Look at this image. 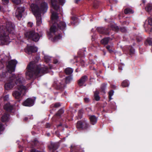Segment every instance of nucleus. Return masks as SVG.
I'll list each match as a JSON object with an SVG mask.
<instances>
[{
	"label": "nucleus",
	"mask_w": 152,
	"mask_h": 152,
	"mask_svg": "<svg viewBox=\"0 0 152 152\" xmlns=\"http://www.w3.org/2000/svg\"><path fill=\"white\" fill-rule=\"evenodd\" d=\"M25 82L24 78L21 76H18L15 81V83L13 85L12 80H10V89L15 87L19 91H15L12 93L13 96L18 101H20L23 96L25 95L26 90V87L23 86Z\"/></svg>",
	"instance_id": "obj_1"
},
{
	"label": "nucleus",
	"mask_w": 152,
	"mask_h": 152,
	"mask_svg": "<svg viewBox=\"0 0 152 152\" xmlns=\"http://www.w3.org/2000/svg\"><path fill=\"white\" fill-rule=\"evenodd\" d=\"M27 69V70L26 74L27 79L28 80L32 78L34 76H40L48 72V67H41L33 61L29 63Z\"/></svg>",
	"instance_id": "obj_2"
},
{
	"label": "nucleus",
	"mask_w": 152,
	"mask_h": 152,
	"mask_svg": "<svg viewBox=\"0 0 152 152\" xmlns=\"http://www.w3.org/2000/svg\"><path fill=\"white\" fill-rule=\"evenodd\" d=\"M66 29V25L64 22L57 20L56 22L53 23L51 26L49 31L48 32V35L50 37H51L53 35L55 34L56 31H60L61 33H58V35L55 36L51 39L53 42H55L61 38V35L63 33L65 34V31Z\"/></svg>",
	"instance_id": "obj_3"
},
{
	"label": "nucleus",
	"mask_w": 152,
	"mask_h": 152,
	"mask_svg": "<svg viewBox=\"0 0 152 152\" xmlns=\"http://www.w3.org/2000/svg\"><path fill=\"white\" fill-rule=\"evenodd\" d=\"M30 8L34 15L36 17L37 25L40 26L42 22L41 12L44 13L46 12L48 8L47 4L45 2L42 3L40 8H39L37 5L32 4L30 6Z\"/></svg>",
	"instance_id": "obj_4"
},
{
	"label": "nucleus",
	"mask_w": 152,
	"mask_h": 152,
	"mask_svg": "<svg viewBox=\"0 0 152 152\" xmlns=\"http://www.w3.org/2000/svg\"><path fill=\"white\" fill-rule=\"evenodd\" d=\"M3 60L4 59H2L1 61H0V69L3 68L4 66V62L3 61ZM5 61H7L6 63L7 71L5 72H3L2 75L3 77L5 78L4 82L5 83L4 85V88L6 91H9L10 90V81L9 74H10V61L9 60V57L6 56L5 58Z\"/></svg>",
	"instance_id": "obj_5"
},
{
	"label": "nucleus",
	"mask_w": 152,
	"mask_h": 152,
	"mask_svg": "<svg viewBox=\"0 0 152 152\" xmlns=\"http://www.w3.org/2000/svg\"><path fill=\"white\" fill-rule=\"evenodd\" d=\"M0 27V45H8L9 43L10 25L8 23L6 26Z\"/></svg>",
	"instance_id": "obj_6"
},
{
	"label": "nucleus",
	"mask_w": 152,
	"mask_h": 152,
	"mask_svg": "<svg viewBox=\"0 0 152 152\" xmlns=\"http://www.w3.org/2000/svg\"><path fill=\"white\" fill-rule=\"evenodd\" d=\"M25 37L35 42H38L40 38L39 34L34 30H29L24 34Z\"/></svg>",
	"instance_id": "obj_7"
},
{
	"label": "nucleus",
	"mask_w": 152,
	"mask_h": 152,
	"mask_svg": "<svg viewBox=\"0 0 152 152\" xmlns=\"http://www.w3.org/2000/svg\"><path fill=\"white\" fill-rule=\"evenodd\" d=\"M17 63L18 61L15 59L10 60V80H13L16 77L15 75L12 73L15 71Z\"/></svg>",
	"instance_id": "obj_8"
},
{
	"label": "nucleus",
	"mask_w": 152,
	"mask_h": 152,
	"mask_svg": "<svg viewBox=\"0 0 152 152\" xmlns=\"http://www.w3.org/2000/svg\"><path fill=\"white\" fill-rule=\"evenodd\" d=\"M90 126L89 124L86 121L83 120L78 121L76 126L77 128L79 130L87 129Z\"/></svg>",
	"instance_id": "obj_9"
},
{
	"label": "nucleus",
	"mask_w": 152,
	"mask_h": 152,
	"mask_svg": "<svg viewBox=\"0 0 152 152\" xmlns=\"http://www.w3.org/2000/svg\"><path fill=\"white\" fill-rule=\"evenodd\" d=\"M64 3V0H51V5L52 7L56 11L59 9V4L63 5Z\"/></svg>",
	"instance_id": "obj_10"
},
{
	"label": "nucleus",
	"mask_w": 152,
	"mask_h": 152,
	"mask_svg": "<svg viewBox=\"0 0 152 152\" xmlns=\"http://www.w3.org/2000/svg\"><path fill=\"white\" fill-rule=\"evenodd\" d=\"M96 30L100 34L106 35H109L110 31V28L109 27H97L96 28Z\"/></svg>",
	"instance_id": "obj_11"
},
{
	"label": "nucleus",
	"mask_w": 152,
	"mask_h": 152,
	"mask_svg": "<svg viewBox=\"0 0 152 152\" xmlns=\"http://www.w3.org/2000/svg\"><path fill=\"white\" fill-rule=\"evenodd\" d=\"M25 52L29 54L32 53H35L37 51V49L33 46H27L25 49Z\"/></svg>",
	"instance_id": "obj_12"
},
{
	"label": "nucleus",
	"mask_w": 152,
	"mask_h": 152,
	"mask_svg": "<svg viewBox=\"0 0 152 152\" xmlns=\"http://www.w3.org/2000/svg\"><path fill=\"white\" fill-rule=\"evenodd\" d=\"M23 7H18L16 10L15 14L16 17L18 18V20H20L22 17V13L24 11Z\"/></svg>",
	"instance_id": "obj_13"
},
{
	"label": "nucleus",
	"mask_w": 152,
	"mask_h": 152,
	"mask_svg": "<svg viewBox=\"0 0 152 152\" xmlns=\"http://www.w3.org/2000/svg\"><path fill=\"white\" fill-rule=\"evenodd\" d=\"M88 77L86 75L82 76L80 78L77 80L78 85L80 87L83 86L84 84L88 80Z\"/></svg>",
	"instance_id": "obj_14"
},
{
	"label": "nucleus",
	"mask_w": 152,
	"mask_h": 152,
	"mask_svg": "<svg viewBox=\"0 0 152 152\" xmlns=\"http://www.w3.org/2000/svg\"><path fill=\"white\" fill-rule=\"evenodd\" d=\"M34 101L31 98H28L23 103V105L25 106L31 107L34 105Z\"/></svg>",
	"instance_id": "obj_15"
},
{
	"label": "nucleus",
	"mask_w": 152,
	"mask_h": 152,
	"mask_svg": "<svg viewBox=\"0 0 152 152\" xmlns=\"http://www.w3.org/2000/svg\"><path fill=\"white\" fill-rule=\"evenodd\" d=\"M51 12L52 13L51 16V19L53 20V23L56 22L57 20H58V14L56 12H55L53 11V10H51Z\"/></svg>",
	"instance_id": "obj_16"
},
{
	"label": "nucleus",
	"mask_w": 152,
	"mask_h": 152,
	"mask_svg": "<svg viewBox=\"0 0 152 152\" xmlns=\"http://www.w3.org/2000/svg\"><path fill=\"white\" fill-rule=\"evenodd\" d=\"M55 88L57 90L63 91L66 87V85L63 82H59L56 84Z\"/></svg>",
	"instance_id": "obj_17"
},
{
	"label": "nucleus",
	"mask_w": 152,
	"mask_h": 152,
	"mask_svg": "<svg viewBox=\"0 0 152 152\" xmlns=\"http://www.w3.org/2000/svg\"><path fill=\"white\" fill-rule=\"evenodd\" d=\"M90 124L92 125L95 124L97 122V119L94 115H91L89 117Z\"/></svg>",
	"instance_id": "obj_18"
},
{
	"label": "nucleus",
	"mask_w": 152,
	"mask_h": 152,
	"mask_svg": "<svg viewBox=\"0 0 152 152\" xmlns=\"http://www.w3.org/2000/svg\"><path fill=\"white\" fill-rule=\"evenodd\" d=\"M73 79V75H68L64 78L65 83L66 84L70 83Z\"/></svg>",
	"instance_id": "obj_19"
},
{
	"label": "nucleus",
	"mask_w": 152,
	"mask_h": 152,
	"mask_svg": "<svg viewBox=\"0 0 152 152\" xmlns=\"http://www.w3.org/2000/svg\"><path fill=\"white\" fill-rule=\"evenodd\" d=\"M73 71V69L70 67H67L64 70V72L66 75H72V73Z\"/></svg>",
	"instance_id": "obj_20"
},
{
	"label": "nucleus",
	"mask_w": 152,
	"mask_h": 152,
	"mask_svg": "<svg viewBox=\"0 0 152 152\" xmlns=\"http://www.w3.org/2000/svg\"><path fill=\"white\" fill-rule=\"evenodd\" d=\"M15 26L14 24L10 22V34H14L15 33Z\"/></svg>",
	"instance_id": "obj_21"
},
{
	"label": "nucleus",
	"mask_w": 152,
	"mask_h": 152,
	"mask_svg": "<svg viewBox=\"0 0 152 152\" xmlns=\"http://www.w3.org/2000/svg\"><path fill=\"white\" fill-rule=\"evenodd\" d=\"M48 148L50 150L53 151L57 149V145L55 143H51L50 145L49 146Z\"/></svg>",
	"instance_id": "obj_22"
},
{
	"label": "nucleus",
	"mask_w": 152,
	"mask_h": 152,
	"mask_svg": "<svg viewBox=\"0 0 152 152\" xmlns=\"http://www.w3.org/2000/svg\"><path fill=\"white\" fill-rule=\"evenodd\" d=\"M111 39L110 37H105L101 40V42L103 44L107 45L110 40Z\"/></svg>",
	"instance_id": "obj_23"
},
{
	"label": "nucleus",
	"mask_w": 152,
	"mask_h": 152,
	"mask_svg": "<svg viewBox=\"0 0 152 152\" xmlns=\"http://www.w3.org/2000/svg\"><path fill=\"white\" fill-rule=\"evenodd\" d=\"M124 13L125 14H133L134 11L131 8L128 7L124 10Z\"/></svg>",
	"instance_id": "obj_24"
},
{
	"label": "nucleus",
	"mask_w": 152,
	"mask_h": 152,
	"mask_svg": "<svg viewBox=\"0 0 152 152\" xmlns=\"http://www.w3.org/2000/svg\"><path fill=\"white\" fill-rule=\"evenodd\" d=\"M107 84L105 83H102L100 86V92L104 93H105V89L107 87Z\"/></svg>",
	"instance_id": "obj_25"
},
{
	"label": "nucleus",
	"mask_w": 152,
	"mask_h": 152,
	"mask_svg": "<svg viewBox=\"0 0 152 152\" xmlns=\"http://www.w3.org/2000/svg\"><path fill=\"white\" fill-rule=\"evenodd\" d=\"M99 91L96 90L94 92V97L95 100L96 101H99L100 100V97L99 95Z\"/></svg>",
	"instance_id": "obj_26"
},
{
	"label": "nucleus",
	"mask_w": 152,
	"mask_h": 152,
	"mask_svg": "<svg viewBox=\"0 0 152 152\" xmlns=\"http://www.w3.org/2000/svg\"><path fill=\"white\" fill-rule=\"evenodd\" d=\"M64 112V110L63 108L60 109L56 113L55 116L57 117H61V115Z\"/></svg>",
	"instance_id": "obj_27"
},
{
	"label": "nucleus",
	"mask_w": 152,
	"mask_h": 152,
	"mask_svg": "<svg viewBox=\"0 0 152 152\" xmlns=\"http://www.w3.org/2000/svg\"><path fill=\"white\" fill-rule=\"evenodd\" d=\"M9 115V114H5L1 117V120L2 122H6L8 120Z\"/></svg>",
	"instance_id": "obj_28"
},
{
	"label": "nucleus",
	"mask_w": 152,
	"mask_h": 152,
	"mask_svg": "<svg viewBox=\"0 0 152 152\" xmlns=\"http://www.w3.org/2000/svg\"><path fill=\"white\" fill-rule=\"evenodd\" d=\"M61 105V103L60 102H56L54 104H52L50 105L51 107L53 108H58L60 107Z\"/></svg>",
	"instance_id": "obj_29"
},
{
	"label": "nucleus",
	"mask_w": 152,
	"mask_h": 152,
	"mask_svg": "<svg viewBox=\"0 0 152 152\" xmlns=\"http://www.w3.org/2000/svg\"><path fill=\"white\" fill-rule=\"evenodd\" d=\"M145 44L146 45H151L152 46V39L148 38L147 39L145 42Z\"/></svg>",
	"instance_id": "obj_30"
},
{
	"label": "nucleus",
	"mask_w": 152,
	"mask_h": 152,
	"mask_svg": "<svg viewBox=\"0 0 152 152\" xmlns=\"http://www.w3.org/2000/svg\"><path fill=\"white\" fill-rule=\"evenodd\" d=\"M129 85V81L127 80H125L123 81L121 83V86L123 87H127Z\"/></svg>",
	"instance_id": "obj_31"
},
{
	"label": "nucleus",
	"mask_w": 152,
	"mask_h": 152,
	"mask_svg": "<svg viewBox=\"0 0 152 152\" xmlns=\"http://www.w3.org/2000/svg\"><path fill=\"white\" fill-rule=\"evenodd\" d=\"M129 51V54L130 55H133L134 54V49L131 46H129L128 47Z\"/></svg>",
	"instance_id": "obj_32"
},
{
	"label": "nucleus",
	"mask_w": 152,
	"mask_h": 152,
	"mask_svg": "<svg viewBox=\"0 0 152 152\" xmlns=\"http://www.w3.org/2000/svg\"><path fill=\"white\" fill-rule=\"evenodd\" d=\"M99 4V2L98 1L96 0H95L94 2L93 7L94 8H97L98 7Z\"/></svg>",
	"instance_id": "obj_33"
},
{
	"label": "nucleus",
	"mask_w": 152,
	"mask_h": 152,
	"mask_svg": "<svg viewBox=\"0 0 152 152\" xmlns=\"http://www.w3.org/2000/svg\"><path fill=\"white\" fill-rule=\"evenodd\" d=\"M106 48L110 53H112L114 52L112 46L107 45L106 46Z\"/></svg>",
	"instance_id": "obj_34"
},
{
	"label": "nucleus",
	"mask_w": 152,
	"mask_h": 152,
	"mask_svg": "<svg viewBox=\"0 0 152 152\" xmlns=\"http://www.w3.org/2000/svg\"><path fill=\"white\" fill-rule=\"evenodd\" d=\"M114 93V91L113 90H111L108 93L109 94V101H110L112 99V97H111L113 96V94Z\"/></svg>",
	"instance_id": "obj_35"
},
{
	"label": "nucleus",
	"mask_w": 152,
	"mask_h": 152,
	"mask_svg": "<svg viewBox=\"0 0 152 152\" xmlns=\"http://www.w3.org/2000/svg\"><path fill=\"white\" fill-rule=\"evenodd\" d=\"M4 109L6 111L9 112L10 110V103L8 102L6 104L4 107Z\"/></svg>",
	"instance_id": "obj_36"
},
{
	"label": "nucleus",
	"mask_w": 152,
	"mask_h": 152,
	"mask_svg": "<svg viewBox=\"0 0 152 152\" xmlns=\"http://www.w3.org/2000/svg\"><path fill=\"white\" fill-rule=\"evenodd\" d=\"M145 9L147 12H149L152 10V6L150 4H148Z\"/></svg>",
	"instance_id": "obj_37"
},
{
	"label": "nucleus",
	"mask_w": 152,
	"mask_h": 152,
	"mask_svg": "<svg viewBox=\"0 0 152 152\" xmlns=\"http://www.w3.org/2000/svg\"><path fill=\"white\" fill-rule=\"evenodd\" d=\"M109 27L110 28V30L112 29L113 30L116 31H118L119 29V28L117 26H112L111 27Z\"/></svg>",
	"instance_id": "obj_38"
},
{
	"label": "nucleus",
	"mask_w": 152,
	"mask_h": 152,
	"mask_svg": "<svg viewBox=\"0 0 152 152\" xmlns=\"http://www.w3.org/2000/svg\"><path fill=\"white\" fill-rule=\"evenodd\" d=\"M15 106L13 105L10 104V115L11 113H14L15 112Z\"/></svg>",
	"instance_id": "obj_39"
},
{
	"label": "nucleus",
	"mask_w": 152,
	"mask_h": 152,
	"mask_svg": "<svg viewBox=\"0 0 152 152\" xmlns=\"http://www.w3.org/2000/svg\"><path fill=\"white\" fill-rule=\"evenodd\" d=\"M1 1L2 4L6 6L8 5L9 2V0H1Z\"/></svg>",
	"instance_id": "obj_40"
},
{
	"label": "nucleus",
	"mask_w": 152,
	"mask_h": 152,
	"mask_svg": "<svg viewBox=\"0 0 152 152\" xmlns=\"http://www.w3.org/2000/svg\"><path fill=\"white\" fill-rule=\"evenodd\" d=\"M82 110H79L78 113V115L79 119H81L82 117Z\"/></svg>",
	"instance_id": "obj_41"
},
{
	"label": "nucleus",
	"mask_w": 152,
	"mask_h": 152,
	"mask_svg": "<svg viewBox=\"0 0 152 152\" xmlns=\"http://www.w3.org/2000/svg\"><path fill=\"white\" fill-rule=\"evenodd\" d=\"M12 1L14 3L16 4H20L21 2V0H12Z\"/></svg>",
	"instance_id": "obj_42"
},
{
	"label": "nucleus",
	"mask_w": 152,
	"mask_h": 152,
	"mask_svg": "<svg viewBox=\"0 0 152 152\" xmlns=\"http://www.w3.org/2000/svg\"><path fill=\"white\" fill-rule=\"evenodd\" d=\"M44 58L45 61L47 63L49 62L50 60V58L47 56H45Z\"/></svg>",
	"instance_id": "obj_43"
},
{
	"label": "nucleus",
	"mask_w": 152,
	"mask_h": 152,
	"mask_svg": "<svg viewBox=\"0 0 152 152\" xmlns=\"http://www.w3.org/2000/svg\"><path fill=\"white\" fill-rule=\"evenodd\" d=\"M31 152H46L44 150L40 151L37 150L35 149H32L31 151Z\"/></svg>",
	"instance_id": "obj_44"
},
{
	"label": "nucleus",
	"mask_w": 152,
	"mask_h": 152,
	"mask_svg": "<svg viewBox=\"0 0 152 152\" xmlns=\"http://www.w3.org/2000/svg\"><path fill=\"white\" fill-rule=\"evenodd\" d=\"M4 128L2 124H0V134H2V132L4 131Z\"/></svg>",
	"instance_id": "obj_45"
},
{
	"label": "nucleus",
	"mask_w": 152,
	"mask_h": 152,
	"mask_svg": "<svg viewBox=\"0 0 152 152\" xmlns=\"http://www.w3.org/2000/svg\"><path fill=\"white\" fill-rule=\"evenodd\" d=\"M9 95L8 94L5 95L4 97V100L5 101H7L9 100Z\"/></svg>",
	"instance_id": "obj_46"
},
{
	"label": "nucleus",
	"mask_w": 152,
	"mask_h": 152,
	"mask_svg": "<svg viewBox=\"0 0 152 152\" xmlns=\"http://www.w3.org/2000/svg\"><path fill=\"white\" fill-rule=\"evenodd\" d=\"M80 65L82 66H84L85 64V62L82 59H80Z\"/></svg>",
	"instance_id": "obj_47"
},
{
	"label": "nucleus",
	"mask_w": 152,
	"mask_h": 152,
	"mask_svg": "<svg viewBox=\"0 0 152 152\" xmlns=\"http://www.w3.org/2000/svg\"><path fill=\"white\" fill-rule=\"evenodd\" d=\"M142 39V37H136V40L137 42H140Z\"/></svg>",
	"instance_id": "obj_48"
},
{
	"label": "nucleus",
	"mask_w": 152,
	"mask_h": 152,
	"mask_svg": "<svg viewBox=\"0 0 152 152\" xmlns=\"http://www.w3.org/2000/svg\"><path fill=\"white\" fill-rule=\"evenodd\" d=\"M148 23L149 25L152 26V18H149L148 19Z\"/></svg>",
	"instance_id": "obj_49"
},
{
	"label": "nucleus",
	"mask_w": 152,
	"mask_h": 152,
	"mask_svg": "<svg viewBox=\"0 0 152 152\" xmlns=\"http://www.w3.org/2000/svg\"><path fill=\"white\" fill-rule=\"evenodd\" d=\"M120 30L122 32H125L126 31V28L124 27H121Z\"/></svg>",
	"instance_id": "obj_50"
},
{
	"label": "nucleus",
	"mask_w": 152,
	"mask_h": 152,
	"mask_svg": "<svg viewBox=\"0 0 152 152\" xmlns=\"http://www.w3.org/2000/svg\"><path fill=\"white\" fill-rule=\"evenodd\" d=\"M84 99L85 102L86 103H88L90 101V100L88 98H85Z\"/></svg>",
	"instance_id": "obj_51"
},
{
	"label": "nucleus",
	"mask_w": 152,
	"mask_h": 152,
	"mask_svg": "<svg viewBox=\"0 0 152 152\" xmlns=\"http://www.w3.org/2000/svg\"><path fill=\"white\" fill-rule=\"evenodd\" d=\"M27 26L28 27H31L33 26V23L31 22H29L28 23Z\"/></svg>",
	"instance_id": "obj_52"
},
{
	"label": "nucleus",
	"mask_w": 152,
	"mask_h": 152,
	"mask_svg": "<svg viewBox=\"0 0 152 152\" xmlns=\"http://www.w3.org/2000/svg\"><path fill=\"white\" fill-rule=\"evenodd\" d=\"M51 126V125L49 123H47L45 125V127L47 128H49Z\"/></svg>",
	"instance_id": "obj_53"
},
{
	"label": "nucleus",
	"mask_w": 152,
	"mask_h": 152,
	"mask_svg": "<svg viewBox=\"0 0 152 152\" xmlns=\"http://www.w3.org/2000/svg\"><path fill=\"white\" fill-rule=\"evenodd\" d=\"M111 87L113 89H116L117 88V86H116L115 85L113 84H111L110 85Z\"/></svg>",
	"instance_id": "obj_54"
},
{
	"label": "nucleus",
	"mask_w": 152,
	"mask_h": 152,
	"mask_svg": "<svg viewBox=\"0 0 152 152\" xmlns=\"http://www.w3.org/2000/svg\"><path fill=\"white\" fill-rule=\"evenodd\" d=\"M78 54L80 57H84V54L83 53V52H82V53L81 54H80V52L79 51L78 53Z\"/></svg>",
	"instance_id": "obj_55"
},
{
	"label": "nucleus",
	"mask_w": 152,
	"mask_h": 152,
	"mask_svg": "<svg viewBox=\"0 0 152 152\" xmlns=\"http://www.w3.org/2000/svg\"><path fill=\"white\" fill-rule=\"evenodd\" d=\"M62 126V124L61 123H60L58 125H56V127L58 128L61 127Z\"/></svg>",
	"instance_id": "obj_56"
},
{
	"label": "nucleus",
	"mask_w": 152,
	"mask_h": 152,
	"mask_svg": "<svg viewBox=\"0 0 152 152\" xmlns=\"http://www.w3.org/2000/svg\"><path fill=\"white\" fill-rule=\"evenodd\" d=\"M58 62V61L56 59H55L53 60V63L54 64H56Z\"/></svg>",
	"instance_id": "obj_57"
},
{
	"label": "nucleus",
	"mask_w": 152,
	"mask_h": 152,
	"mask_svg": "<svg viewBox=\"0 0 152 152\" xmlns=\"http://www.w3.org/2000/svg\"><path fill=\"white\" fill-rule=\"evenodd\" d=\"M28 120V118L27 117H25L24 118L23 120L24 121H27Z\"/></svg>",
	"instance_id": "obj_58"
},
{
	"label": "nucleus",
	"mask_w": 152,
	"mask_h": 152,
	"mask_svg": "<svg viewBox=\"0 0 152 152\" xmlns=\"http://www.w3.org/2000/svg\"><path fill=\"white\" fill-rule=\"evenodd\" d=\"M118 69L119 70H122V67L121 66H118Z\"/></svg>",
	"instance_id": "obj_59"
},
{
	"label": "nucleus",
	"mask_w": 152,
	"mask_h": 152,
	"mask_svg": "<svg viewBox=\"0 0 152 152\" xmlns=\"http://www.w3.org/2000/svg\"><path fill=\"white\" fill-rule=\"evenodd\" d=\"M71 18L72 20H73V21H74V20H75V18L74 17H71Z\"/></svg>",
	"instance_id": "obj_60"
},
{
	"label": "nucleus",
	"mask_w": 152,
	"mask_h": 152,
	"mask_svg": "<svg viewBox=\"0 0 152 152\" xmlns=\"http://www.w3.org/2000/svg\"><path fill=\"white\" fill-rule=\"evenodd\" d=\"M75 71L76 72H78V69H75Z\"/></svg>",
	"instance_id": "obj_61"
},
{
	"label": "nucleus",
	"mask_w": 152,
	"mask_h": 152,
	"mask_svg": "<svg viewBox=\"0 0 152 152\" xmlns=\"http://www.w3.org/2000/svg\"><path fill=\"white\" fill-rule=\"evenodd\" d=\"M79 1V0H75V3H77V2Z\"/></svg>",
	"instance_id": "obj_62"
},
{
	"label": "nucleus",
	"mask_w": 152,
	"mask_h": 152,
	"mask_svg": "<svg viewBox=\"0 0 152 152\" xmlns=\"http://www.w3.org/2000/svg\"><path fill=\"white\" fill-rule=\"evenodd\" d=\"M47 135H48V136H50V134L49 133H48V134H47Z\"/></svg>",
	"instance_id": "obj_63"
},
{
	"label": "nucleus",
	"mask_w": 152,
	"mask_h": 152,
	"mask_svg": "<svg viewBox=\"0 0 152 152\" xmlns=\"http://www.w3.org/2000/svg\"><path fill=\"white\" fill-rule=\"evenodd\" d=\"M105 53H104V55H105Z\"/></svg>",
	"instance_id": "obj_64"
}]
</instances>
